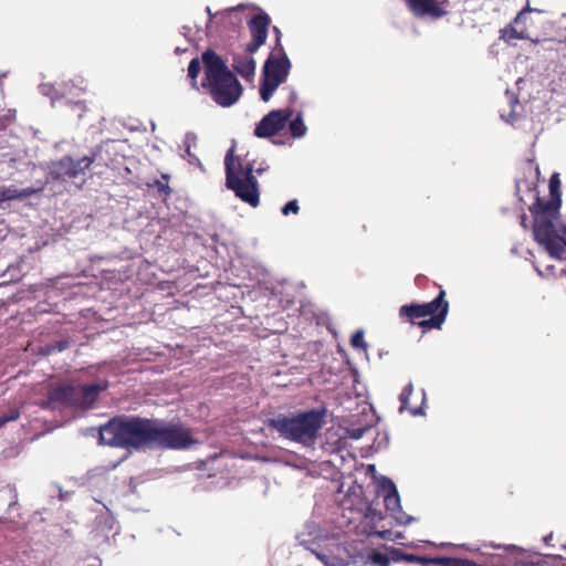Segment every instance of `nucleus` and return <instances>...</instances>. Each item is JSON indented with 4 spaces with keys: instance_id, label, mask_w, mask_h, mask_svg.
Wrapping results in <instances>:
<instances>
[{
    "instance_id": "1",
    "label": "nucleus",
    "mask_w": 566,
    "mask_h": 566,
    "mask_svg": "<svg viewBox=\"0 0 566 566\" xmlns=\"http://www.w3.org/2000/svg\"><path fill=\"white\" fill-rule=\"evenodd\" d=\"M156 419L138 416H117L99 427V443L109 447L139 450L151 449Z\"/></svg>"
},
{
    "instance_id": "2",
    "label": "nucleus",
    "mask_w": 566,
    "mask_h": 566,
    "mask_svg": "<svg viewBox=\"0 0 566 566\" xmlns=\"http://www.w3.org/2000/svg\"><path fill=\"white\" fill-rule=\"evenodd\" d=\"M112 144L101 143L92 148L90 155L81 158H73L70 155L54 160L49 166V177L54 181L71 182L77 189H82L86 181V172L92 166L109 167L112 164Z\"/></svg>"
},
{
    "instance_id": "3",
    "label": "nucleus",
    "mask_w": 566,
    "mask_h": 566,
    "mask_svg": "<svg viewBox=\"0 0 566 566\" xmlns=\"http://www.w3.org/2000/svg\"><path fill=\"white\" fill-rule=\"evenodd\" d=\"M205 78L202 87L212 99L222 107L232 106L242 94V86L235 75L228 69L224 61L214 51L202 53Z\"/></svg>"
},
{
    "instance_id": "4",
    "label": "nucleus",
    "mask_w": 566,
    "mask_h": 566,
    "mask_svg": "<svg viewBox=\"0 0 566 566\" xmlns=\"http://www.w3.org/2000/svg\"><path fill=\"white\" fill-rule=\"evenodd\" d=\"M325 409H311L291 415L280 413L268 419L266 426L284 439L310 446L315 442L325 423Z\"/></svg>"
},
{
    "instance_id": "5",
    "label": "nucleus",
    "mask_w": 566,
    "mask_h": 566,
    "mask_svg": "<svg viewBox=\"0 0 566 566\" xmlns=\"http://www.w3.org/2000/svg\"><path fill=\"white\" fill-rule=\"evenodd\" d=\"M234 148H230L224 158L226 186L243 202L255 208L260 203L259 184L253 175V163H243L235 158Z\"/></svg>"
},
{
    "instance_id": "6",
    "label": "nucleus",
    "mask_w": 566,
    "mask_h": 566,
    "mask_svg": "<svg viewBox=\"0 0 566 566\" xmlns=\"http://www.w3.org/2000/svg\"><path fill=\"white\" fill-rule=\"evenodd\" d=\"M107 380L95 384L74 385L71 382L53 386L48 392V406H63L82 410L94 407L101 392L108 388Z\"/></svg>"
},
{
    "instance_id": "7",
    "label": "nucleus",
    "mask_w": 566,
    "mask_h": 566,
    "mask_svg": "<svg viewBox=\"0 0 566 566\" xmlns=\"http://www.w3.org/2000/svg\"><path fill=\"white\" fill-rule=\"evenodd\" d=\"M274 31L276 45L263 65L260 84V97L264 102H269L276 88L286 81L291 69V62L280 43L281 32L276 27H274Z\"/></svg>"
},
{
    "instance_id": "8",
    "label": "nucleus",
    "mask_w": 566,
    "mask_h": 566,
    "mask_svg": "<svg viewBox=\"0 0 566 566\" xmlns=\"http://www.w3.org/2000/svg\"><path fill=\"white\" fill-rule=\"evenodd\" d=\"M195 442L192 430L180 421L165 422L156 419V424L153 428L151 449L184 450Z\"/></svg>"
},
{
    "instance_id": "9",
    "label": "nucleus",
    "mask_w": 566,
    "mask_h": 566,
    "mask_svg": "<svg viewBox=\"0 0 566 566\" xmlns=\"http://www.w3.org/2000/svg\"><path fill=\"white\" fill-rule=\"evenodd\" d=\"M551 203H543L539 199L533 205L531 211L534 216L533 233L535 240L545 245L552 256L560 259L564 249L558 242L554 223L547 218Z\"/></svg>"
},
{
    "instance_id": "10",
    "label": "nucleus",
    "mask_w": 566,
    "mask_h": 566,
    "mask_svg": "<svg viewBox=\"0 0 566 566\" xmlns=\"http://www.w3.org/2000/svg\"><path fill=\"white\" fill-rule=\"evenodd\" d=\"M424 317H429L427 319H422L418 322V326L423 329H440L446 322V318L449 313V302L446 300V291L440 290L438 296L428 303L419 304Z\"/></svg>"
},
{
    "instance_id": "11",
    "label": "nucleus",
    "mask_w": 566,
    "mask_h": 566,
    "mask_svg": "<svg viewBox=\"0 0 566 566\" xmlns=\"http://www.w3.org/2000/svg\"><path fill=\"white\" fill-rule=\"evenodd\" d=\"M491 547L500 551L496 555L502 559L499 564L500 566H539L542 564V554L530 552L515 545H491Z\"/></svg>"
},
{
    "instance_id": "12",
    "label": "nucleus",
    "mask_w": 566,
    "mask_h": 566,
    "mask_svg": "<svg viewBox=\"0 0 566 566\" xmlns=\"http://www.w3.org/2000/svg\"><path fill=\"white\" fill-rule=\"evenodd\" d=\"M292 116L291 107L271 111L256 125L254 135L259 138L272 137L285 128Z\"/></svg>"
},
{
    "instance_id": "13",
    "label": "nucleus",
    "mask_w": 566,
    "mask_h": 566,
    "mask_svg": "<svg viewBox=\"0 0 566 566\" xmlns=\"http://www.w3.org/2000/svg\"><path fill=\"white\" fill-rule=\"evenodd\" d=\"M270 18L266 13H259L253 15L248 27L252 36V40L247 44V51L252 54L263 45L268 38V30L270 25Z\"/></svg>"
},
{
    "instance_id": "14",
    "label": "nucleus",
    "mask_w": 566,
    "mask_h": 566,
    "mask_svg": "<svg viewBox=\"0 0 566 566\" xmlns=\"http://www.w3.org/2000/svg\"><path fill=\"white\" fill-rule=\"evenodd\" d=\"M409 10L417 17L441 18L444 10L437 0H405Z\"/></svg>"
},
{
    "instance_id": "15",
    "label": "nucleus",
    "mask_w": 566,
    "mask_h": 566,
    "mask_svg": "<svg viewBox=\"0 0 566 566\" xmlns=\"http://www.w3.org/2000/svg\"><path fill=\"white\" fill-rule=\"evenodd\" d=\"M233 70L245 81H251L255 74V61L251 55L237 54L233 56Z\"/></svg>"
},
{
    "instance_id": "16",
    "label": "nucleus",
    "mask_w": 566,
    "mask_h": 566,
    "mask_svg": "<svg viewBox=\"0 0 566 566\" xmlns=\"http://www.w3.org/2000/svg\"><path fill=\"white\" fill-rule=\"evenodd\" d=\"M399 317L401 318V321L410 323L412 325H418V322L426 319L419 304L417 303L405 304L400 306Z\"/></svg>"
},
{
    "instance_id": "17",
    "label": "nucleus",
    "mask_w": 566,
    "mask_h": 566,
    "mask_svg": "<svg viewBox=\"0 0 566 566\" xmlns=\"http://www.w3.org/2000/svg\"><path fill=\"white\" fill-rule=\"evenodd\" d=\"M38 190L33 188L18 189L0 187V202L12 199H22L34 195Z\"/></svg>"
},
{
    "instance_id": "18",
    "label": "nucleus",
    "mask_w": 566,
    "mask_h": 566,
    "mask_svg": "<svg viewBox=\"0 0 566 566\" xmlns=\"http://www.w3.org/2000/svg\"><path fill=\"white\" fill-rule=\"evenodd\" d=\"M500 38L505 42H511L512 40H527L530 39V34L526 27L517 29L513 23H510L501 30Z\"/></svg>"
},
{
    "instance_id": "19",
    "label": "nucleus",
    "mask_w": 566,
    "mask_h": 566,
    "mask_svg": "<svg viewBox=\"0 0 566 566\" xmlns=\"http://www.w3.org/2000/svg\"><path fill=\"white\" fill-rule=\"evenodd\" d=\"M560 180L558 178V174H554L549 179V193L551 201L549 209H557L560 203Z\"/></svg>"
},
{
    "instance_id": "20",
    "label": "nucleus",
    "mask_w": 566,
    "mask_h": 566,
    "mask_svg": "<svg viewBox=\"0 0 566 566\" xmlns=\"http://www.w3.org/2000/svg\"><path fill=\"white\" fill-rule=\"evenodd\" d=\"M169 175L163 174L160 179H156L153 184H148V187H154L160 198L166 200L172 192L169 187Z\"/></svg>"
},
{
    "instance_id": "21",
    "label": "nucleus",
    "mask_w": 566,
    "mask_h": 566,
    "mask_svg": "<svg viewBox=\"0 0 566 566\" xmlns=\"http://www.w3.org/2000/svg\"><path fill=\"white\" fill-rule=\"evenodd\" d=\"M289 128L291 132V135L294 138H301L306 134V126L303 122L302 114L298 113L295 118L289 120Z\"/></svg>"
},
{
    "instance_id": "22",
    "label": "nucleus",
    "mask_w": 566,
    "mask_h": 566,
    "mask_svg": "<svg viewBox=\"0 0 566 566\" xmlns=\"http://www.w3.org/2000/svg\"><path fill=\"white\" fill-rule=\"evenodd\" d=\"M200 70H201V65H200L199 59L198 57L192 59L188 65V76L191 80L192 87H195V88H198L197 77L200 73Z\"/></svg>"
},
{
    "instance_id": "23",
    "label": "nucleus",
    "mask_w": 566,
    "mask_h": 566,
    "mask_svg": "<svg viewBox=\"0 0 566 566\" xmlns=\"http://www.w3.org/2000/svg\"><path fill=\"white\" fill-rule=\"evenodd\" d=\"M350 345L356 349H367V344L364 339V332L361 329L356 331L350 337Z\"/></svg>"
},
{
    "instance_id": "24",
    "label": "nucleus",
    "mask_w": 566,
    "mask_h": 566,
    "mask_svg": "<svg viewBox=\"0 0 566 566\" xmlns=\"http://www.w3.org/2000/svg\"><path fill=\"white\" fill-rule=\"evenodd\" d=\"M69 347H70V342L67 339H62V340L55 342L54 344L46 345L44 348V353L50 355L54 352H63Z\"/></svg>"
},
{
    "instance_id": "25",
    "label": "nucleus",
    "mask_w": 566,
    "mask_h": 566,
    "mask_svg": "<svg viewBox=\"0 0 566 566\" xmlns=\"http://www.w3.org/2000/svg\"><path fill=\"white\" fill-rule=\"evenodd\" d=\"M413 391V386L411 382H409L407 386H405L399 395V400L401 403V409L408 408V401Z\"/></svg>"
},
{
    "instance_id": "26",
    "label": "nucleus",
    "mask_w": 566,
    "mask_h": 566,
    "mask_svg": "<svg viewBox=\"0 0 566 566\" xmlns=\"http://www.w3.org/2000/svg\"><path fill=\"white\" fill-rule=\"evenodd\" d=\"M532 11H536L535 9L531 8L530 4L527 3L525 8H523L518 13L517 15L515 17L513 23L515 24H525V20H526V13L528 12H532Z\"/></svg>"
},
{
    "instance_id": "27",
    "label": "nucleus",
    "mask_w": 566,
    "mask_h": 566,
    "mask_svg": "<svg viewBox=\"0 0 566 566\" xmlns=\"http://www.w3.org/2000/svg\"><path fill=\"white\" fill-rule=\"evenodd\" d=\"M300 211V206L296 199L290 200L283 208L282 213L287 216L289 213H297Z\"/></svg>"
},
{
    "instance_id": "28",
    "label": "nucleus",
    "mask_w": 566,
    "mask_h": 566,
    "mask_svg": "<svg viewBox=\"0 0 566 566\" xmlns=\"http://www.w3.org/2000/svg\"><path fill=\"white\" fill-rule=\"evenodd\" d=\"M20 417V412L18 409L10 410L9 416H2L0 417V428L3 427L9 421L18 420Z\"/></svg>"
},
{
    "instance_id": "29",
    "label": "nucleus",
    "mask_w": 566,
    "mask_h": 566,
    "mask_svg": "<svg viewBox=\"0 0 566 566\" xmlns=\"http://www.w3.org/2000/svg\"><path fill=\"white\" fill-rule=\"evenodd\" d=\"M544 556L554 558V559H565L566 558V544H560L559 552L557 553H546Z\"/></svg>"
},
{
    "instance_id": "30",
    "label": "nucleus",
    "mask_w": 566,
    "mask_h": 566,
    "mask_svg": "<svg viewBox=\"0 0 566 566\" xmlns=\"http://www.w3.org/2000/svg\"><path fill=\"white\" fill-rule=\"evenodd\" d=\"M390 485H391V488H392V493H391V494H388V495L386 496V500H385V501H386V505H387V507H390V505H391V503H392V502H394V503H398V501H399V495H398V492H397V490H396L395 485H394L391 482H390Z\"/></svg>"
},
{
    "instance_id": "31",
    "label": "nucleus",
    "mask_w": 566,
    "mask_h": 566,
    "mask_svg": "<svg viewBox=\"0 0 566 566\" xmlns=\"http://www.w3.org/2000/svg\"><path fill=\"white\" fill-rule=\"evenodd\" d=\"M554 539V534L549 533L548 535L544 536L543 542L547 547L554 548L555 545L552 543Z\"/></svg>"
},
{
    "instance_id": "32",
    "label": "nucleus",
    "mask_w": 566,
    "mask_h": 566,
    "mask_svg": "<svg viewBox=\"0 0 566 566\" xmlns=\"http://www.w3.org/2000/svg\"><path fill=\"white\" fill-rule=\"evenodd\" d=\"M245 163H253V164H254L255 161H254V160H247ZM268 169H269V166H265V167L260 166V167H258V168H255V167L253 166V174L255 172L256 175H262V174H263L264 171H266Z\"/></svg>"
},
{
    "instance_id": "33",
    "label": "nucleus",
    "mask_w": 566,
    "mask_h": 566,
    "mask_svg": "<svg viewBox=\"0 0 566 566\" xmlns=\"http://www.w3.org/2000/svg\"><path fill=\"white\" fill-rule=\"evenodd\" d=\"M558 242L562 244V247H566V228L562 230V234H558Z\"/></svg>"
},
{
    "instance_id": "34",
    "label": "nucleus",
    "mask_w": 566,
    "mask_h": 566,
    "mask_svg": "<svg viewBox=\"0 0 566 566\" xmlns=\"http://www.w3.org/2000/svg\"><path fill=\"white\" fill-rule=\"evenodd\" d=\"M207 13L209 14V17H210V18H217V17H219V15H221V17H223V15H224V13H214V14H213V13L211 12V9H210L209 7H207Z\"/></svg>"
},
{
    "instance_id": "35",
    "label": "nucleus",
    "mask_w": 566,
    "mask_h": 566,
    "mask_svg": "<svg viewBox=\"0 0 566 566\" xmlns=\"http://www.w3.org/2000/svg\"><path fill=\"white\" fill-rule=\"evenodd\" d=\"M74 105H75V107H77V108H78V109H81V111H84V109H85V105H84V103H83V102H76Z\"/></svg>"
},
{
    "instance_id": "36",
    "label": "nucleus",
    "mask_w": 566,
    "mask_h": 566,
    "mask_svg": "<svg viewBox=\"0 0 566 566\" xmlns=\"http://www.w3.org/2000/svg\"><path fill=\"white\" fill-rule=\"evenodd\" d=\"M295 99H296V93L294 91H291V93H290V101H291V103H294Z\"/></svg>"
},
{
    "instance_id": "37",
    "label": "nucleus",
    "mask_w": 566,
    "mask_h": 566,
    "mask_svg": "<svg viewBox=\"0 0 566 566\" xmlns=\"http://www.w3.org/2000/svg\"><path fill=\"white\" fill-rule=\"evenodd\" d=\"M317 557H318V559L324 560V556L323 555L317 554Z\"/></svg>"
},
{
    "instance_id": "38",
    "label": "nucleus",
    "mask_w": 566,
    "mask_h": 566,
    "mask_svg": "<svg viewBox=\"0 0 566 566\" xmlns=\"http://www.w3.org/2000/svg\"><path fill=\"white\" fill-rule=\"evenodd\" d=\"M565 41H566V36H565Z\"/></svg>"
}]
</instances>
